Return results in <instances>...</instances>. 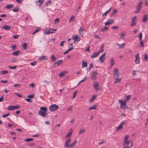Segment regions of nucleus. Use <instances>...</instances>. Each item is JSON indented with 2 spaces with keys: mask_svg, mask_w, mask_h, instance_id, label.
Segmentation results:
<instances>
[{
  "mask_svg": "<svg viewBox=\"0 0 148 148\" xmlns=\"http://www.w3.org/2000/svg\"><path fill=\"white\" fill-rule=\"evenodd\" d=\"M110 64L111 66H112L114 64V60L112 58L110 60Z\"/></svg>",
  "mask_w": 148,
  "mask_h": 148,
  "instance_id": "79ce46f5",
  "label": "nucleus"
},
{
  "mask_svg": "<svg viewBox=\"0 0 148 148\" xmlns=\"http://www.w3.org/2000/svg\"><path fill=\"white\" fill-rule=\"evenodd\" d=\"M72 134V132H69V133L66 134V138H70V136H71Z\"/></svg>",
  "mask_w": 148,
  "mask_h": 148,
  "instance_id": "3c124183",
  "label": "nucleus"
},
{
  "mask_svg": "<svg viewBox=\"0 0 148 148\" xmlns=\"http://www.w3.org/2000/svg\"><path fill=\"white\" fill-rule=\"evenodd\" d=\"M140 46L141 47H144V44L143 43V41L141 40L140 41Z\"/></svg>",
  "mask_w": 148,
  "mask_h": 148,
  "instance_id": "bf43d9fd",
  "label": "nucleus"
},
{
  "mask_svg": "<svg viewBox=\"0 0 148 148\" xmlns=\"http://www.w3.org/2000/svg\"><path fill=\"white\" fill-rule=\"evenodd\" d=\"M72 107L71 106H70L67 109V111L68 112H71L72 111Z\"/></svg>",
  "mask_w": 148,
  "mask_h": 148,
  "instance_id": "052dcab7",
  "label": "nucleus"
},
{
  "mask_svg": "<svg viewBox=\"0 0 148 148\" xmlns=\"http://www.w3.org/2000/svg\"><path fill=\"white\" fill-rule=\"evenodd\" d=\"M10 115V113L6 114H4L2 115V116L3 118H5L9 116Z\"/></svg>",
  "mask_w": 148,
  "mask_h": 148,
  "instance_id": "13d9d810",
  "label": "nucleus"
},
{
  "mask_svg": "<svg viewBox=\"0 0 148 148\" xmlns=\"http://www.w3.org/2000/svg\"><path fill=\"white\" fill-rule=\"evenodd\" d=\"M137 18L136 17L133 18L132 19V23L130 25L132 27H133L135 25L136 23Z\"/></svg>",
  "mask_w": 148,
  "mask_h": 148,
  "instance_id": "9b49d317",
  "label": "nucleus"
},
{
  "mask_svg": "<svg viewBox=\"0 0 148 148\" xmlns=\"http://www.w3.org/2000/svg\"><path fill=\"white\" fill-rule=\"evenodd\" d=\"M106 55V53H105L100 57L99 61L100 62L103 63L104 62L105 59V56Z\"/></svg>",
  "mask_w": 148,
  "mask_h": 148,
  "instance_id": "423d86ee",
  "label": "nucleus"
},
{
  "mask_svg": "<svg viewBox=\"0 0 148 148\" xmlns=\"http://www.w3.org/2000/svg\"><path fill=\"white\" fill-rule=\"evenodd\" d=\"M8 73V71H3L1 72V74L3 75H5L6 73Z\"/></svg>",
  "mask_w": 148,
  "mask_h": 148,
  "instance_id": "4d7b16f0",
  "label": "nucleus"
},
{
  "mask_svg": "<svg viewBox=\"0 0 148 148\" xmlns=\"http://www.w3.org/2000/svg\"><path fill=\"white\" fill-rule=\"evenodd\" d=\"M19 10L18 8L17 7H16L13 10V12H17Z\"/></svg>",
  "mask_w": 148,
  "mask_h": 148,
  "instance_id": "8fccbe9b",
  "label": "nucleus"
},
{
  "mask_svg": "<svg viewBox=\"0 0 148 148\" xmlns=\"http://www.w3.org/2000/svg\"><path fill=\"white\" fill-rule=\"evenodd\" d=\"M100 85L98 82H95L93 85V87L96 91L98 92L99 89Z\"/></svg>",
  "mask_w": 148,
  "mask_h": 148,
  "instance_id": "6e6552de",
  "label": "nucleus"
},
{
  "mask_svg": "<svg viewBox=\"0 0 148 148\" xmlns=\"http://www.w3.org/2000/svg\"><path fill=\"white\" fill-rule=\"evenodd\" d=\"M21 53V51H16L13 52L12 54V55L14 56H17L19 54Z\"/></svg>",
  "mask_w": 148,
  "mask_h": 148,
  "instance_id": "4be33fe9",
  "label": "nucleus"
},
{
  "mask_svg": "<svg viewBox=\"0 0 148 148\" xmlns=\"http://www.w3.org/2000/svg\"><path fill=\"white\" fill-rule=\"evenodd\" d=\"M51 60L52 62H54L56 60V59L54 55H53L51 56Z\"/></svg>",
  "mask_w": 148,
  "mask_h": 148,
  "instance_id": "5701e85b",
  "label": "nucleus"
},
{
  "mask_svg": "<svg viewBox=\"0 0 148 148\" xmlns=\"http://www.w3.org/2000/svg\"><path fill=\"white\" fill-rule=\"evenodd\" d=\"M70 46H71V48H69L68 50L67 51L68 52H69V51H71V50H72L73 49V44L71 43V44H70L68 45V46L69 47Z\"/></svg>",
  "mask_w": 148,
  "mask_h": 148,
  "instance_id": "72a5a7b5",
  "label": "nucleus"
},
{
  "mask_svg": "<svg viewBox=\"0 0 148 148\" xmlns=\"http://www.w3.org/2000/svg\"><path fill=\"white\" fill-rule=\"evenodd\" d=\"M33 140V138H28L25 139L24 140V141H25L26 142H30V141H32Z\"/></svg>",
  "mask_w": 148,
  "mask_h": 148,
  "instance_id": "37998d69",
  "label": "nucleus"
},
{
  "mask_svg": "<svg viewBox=\"0 0 148 148\" xmlns=\"http://www.w3.org/2000/svg\"><path fill=\"white\" fill-rule=\"evenodd\" d=\"M39 59L42 60H47V58L46 56H43L40 57Z\"/></svg>",
  "mask_w": 148,
  "mask_h": 148,
  "instance_id": "58836bf2",
  "label": "nucleus"
},
{
  "mask_svg": "<svg viewBox=\"0 0 148 148\" xmlns=\"http://www.w3.org/2000/svg\"><path fill=\"white\" fill-rule=\"evenodd\" d=\"M67 72H68L66 71H63L59 73V76L60 77H62V76L66 74Z\"/></svg>",
  "mask_w": 148,
  "mask_h": 148,
  "instance_id": "a211bd4d",
  "label": "nucleus"
},
{
  "mask_svg": "<svg viewBox=\"0 0 148 148\" xmlns=\"http://www.w3.org/2000/svg\"><path fill=\"white\" fill-rule=\"evenodd\" d=\"M62 60H58L54 63V65L57 64L58 66H59L62 64Z\"/></svg>",
  "mask_w": 148,
  "mask_h": 148,
  "instance_id": "aec40b11",
  "label": "nucleus"
},
{
  "mask_svg": "<svg viewBox=\"0 0 148 148\" xmlns=\"http://www.w3.org/2000/svg\"><path fill=\"white\" fill-rule=\"evenodd\" d=\"M148 19L147 15L145 14L144 15L143 18V21L144 23L146 22Z\"/></svg>",
  "mask_w": 148,
  "mask_h": 148,
  "instance_id": "a878e982",
  "label": "nucleus"
},
{
  "mask_svg": "<svg viewBox=\"0 0 148 148\" xmlns=\"http://www.w3.org/2000/svg\"><path fill=\"white\" fill-rule=\"evenodd\" d=\"M27 44L25 43H23L22 45V46L23 48V49L25 50H26L27 49L26 48Z\"/></svg>",
  "mask_w": 148,
  "mask_h": 148,
  "instance_id": "49530a36",
  "label": "nucleus"
},
{
  "mask_svg": "<svg viewBox=\"0 0 148 148\" xmlns=\"http://www.w3.org/2000/svg\"><path fill=\"white\" fill-rule=\"evenodd\" d=\"M114 79H115V80L114 83L116 84L119 83L121 80V78H119L118 77H116Z\"/></svg>",
  "mask_w": 148,
  "mask_h": 148,
  "instance_id": "412c9836",
  "label": "nucleus"
},
{
  "mask_svg": "<svg viewBox=\"0 0 148 148\" xmlns=\"http://www.w3.org/2000/svg\"><path fill=\"white\" fill-rule=\"evenodd\" d=\"M58 108V105L55 104L51 105L49 107V109L51 111H53L57 110Z\"/></svg>",
  "mask_w": 148,
  "mask_h": 148,
  "instance_id": "7ed1b4c3",
  "label": "nucleus"
},
{
  "mask_svg": "<svg viewBox=\"0 0 148 148\" xmlns=\"http://www.w3.org/2000/svg\"><path fill=\"white\" fill-rule=\"evenodd\" d=\"M97 108V106L95 105H94L93 106H90L88 108L89 110H92L95 109Z\"/></svg>",
  "mask_w": 148,
  "mask_h": 148,
  "instance_id": "cd10ccee",
  "label": "nucleus"
},
{
  "mask_svg": "<svg viewBox=\"0 0 148 148\" xmlns=\"http://www.w3.org/2000/svg\"><path fill=\"white\" fill-rule=\"evenodd\" d=\"M59 21V18H58L55 19L54 20V24H56L58 23Z\"/></svg>",
  "mask_w": 148,
  "mask_h": 148,
  "instance_id": "864d4df0",
  "label": "nucleus"
},
{
  "mask_svg": "<svg viewBox=\"0 0 148 148\" xmlns=\"http://www.w3.org/2000/svg\"><path fill=\"white\" fill-rule=\"evenodd\" d=\"M85 131V129L84 127L82 128L80 130L79 134H81L84 132Z\"/></svg>",
  "mask_w": 148,
  "mask_h": 148,
  "instance_id": "c756f323",
  "label": "nucleus"
},
{
  "mask_svg": "<svg viewBox=\"0 0 148 148\" xmlns=\"http://www.w3.org/2000/svg\"><path fill=\"white\" fill-rule=\"evenodd\" d=\"M40 28L39 27H38L36 28V30L35 31H34L33 32V33H32V34H34L35 33L37 32L38 31L40 30Z\"/></svg>",
  "mask_w": 148,
  "mask_h": 148,
  "instance_id": "de8ad7c7",
  "label": "nucleus"
},
{
  "mask_svg": "<svg viewBox=\"0 0 148 148\" xmlns=\"http://www.w3.org/2000/svg\"><path fill=\"white\" fill-rule=\"evenodd\" d=\"M77 91H75L73 93V98H75L77 95Z\"/></svg>",
  "mask_w": 148,
  "mask_h": 148,
  "instance_id": "e2e57ef3",
  "label": "nucleus"
},
{
  "mask_svg": "<svg viewBox=\"0 0 148 148\" xmlns=\"http://www.w3.org/2000/svg\"><path fill=\"white\" fill-rule=\"evenodd\" d=\"M71 140V139L70 138H69L68 140L66 141L64 145L65 147H69V143H70Z\"/></svg>",
  "mask_w": 148,
  "mask_h": 148,
  "instance_id": "dca6fc26",
  "label": "nucleus"
},
{
  "mask_svg": "<svg viewBox=\"0 0 148 148\" xmlns=\"http://www.w3.org/2000/svg\"><path fill=\"white\" fill-rule=\"evenodd\" d=\"M75 18V17L74 15L71 16L69 19V22H71L73 21Z\"/></svg>",
  "mask_w": 148,
  "mask_h": 148,
  "instance_id": "ea45409f",
  "label": "nucleus"
},
{
  "mask_svg": "<svg viewBox=\"0 0 148 148\" xmlns=\"http://www.w3.org/2000/svg\"><path fill=\"white\" fill-rule=\"evenodd\" d=\"M39 114L40 115L42 116L43 117H47L48 115L47 113L43 112L41 110L39 111Z\"/></svg>",
  "mask_w": 148,
  "mask_h": 148,
  "instance_id": "f8f14e48",
  "label": "nucleus"
},
{
  "mask_svg": "<svg viewBox=\"0 0 148 148\" xmlns=\"http://www.w3.org/2000/svg\"><path fill=\"white\" fill-rule=\"evenodd\" d=\"M70 46H71V48H69L68 50L67 51L68 52H69V51H71V50H72L73 49V44L71 43V44H70L68 45V46L69 47Z\"/></svg>",
  "mask_w": 148,
  "mask_h": 148,
  "instance_id": "c9c22d12",
  "label": "nucleus"
},
{
  "mask_svg": "<svg viewBox=\"0 0 148 148\" xmlns=\"http://www.w3.org/2000/svg\"><path fill=\"white\" fill-rule=\"evenodd\" d=\"M70 46H71V48H69L68 50L67 51L68 52H69V51H71V50H72L73 49V44L71 43V44H70L68 45V46L69 47Z\"/></svg>",
  "mask_w": 148,
  "mask_h": 148,
  "instance_id": "f704fd0d",
  "label": "nucleus"
},
{
  "mask_svg": "<svg viewBox=\"0 0 148 148\" xmlns=\"http://www.w3.org/2000/svg\"><path fill=\"white\" fill-rule=\"evenodd\" d=\"M119 70L116 69H115L114 73V78L116 77H118L119 76Z\"/></svg>",
  "mask_w": 148,
  "mask_h": 148,
  "instance_id": "0eeeda50",
  "label": "nucleus"
},
{
  "mask_svg": "<svg viewBox=\"0 0 148 148\" xmlns=\"http://www.w3.org/2000/svg\"><path fill=\"white\" fill-rule=\"evenodd\" d=\"M77 141L76 140L74 141L73 143L70 144L69 147H72L73 146H75L76 145Z\"/></svg>",
  "mask_w": 148,
  "mask_h": 148,
  "instance_id": "473e14b6",
  "label": "nucleus"
},
{
  "mask_svg": "<svg viewBox=\"0 0 148 148\" xmlns=\"http://www.w3.org/2000/svg\"><path fill=\"white\" fill-rule=\"evenodd\" d=\"M99 52H94L92 55L91 56V57L92 58H94L99 55Z\"/></svg>",
  "mask_w": 148,
  "mask_h": 148,
  "instance_id": "6ab92c4d",
  "label": "nucleus"
},
{
  "mask_svg": "<svg viewBox=\"0 0 148 148\" xmlns=\"http://www.w3.org/2000/svg\"><path fill=\"white\" fill-rule=\"evenodd\" d=\"M43 82L45 85L48 84L49 83V82L46 80H45Z\"/></svg>",
  "mask_w": 148,
  "mask_h": 148,
  "instance_id": "338daca9",
  "label": "nucleus"
},
{
  "mask_svg": "<svg viewBox=\"0 0 148 148\" xmlns=\"http://www.w3.org/2000/svg\"><path fill=\"white\" fill-rule=\"evenodd\" d=\"M87 64V62L86 61H84V60L82 61V68L86 67Z\"/></svg>",
  "mask_w": 148,
  "mask_h": 148,
  "instance_id": "b1692460",
  "label": "nucleus"
},
{
  "mask_svg": "<svg viewBox=\"0 0 148 148\" xmlns=\"http://www.w3.org/2000/svg\"><path fill=\"white\" fill-rule=\"evenodd\" d=\"M2 27L3 29L7 30H9L10 28V26L6 25H5L3 26Z\"/></svg>",
  "mask_w": 148,
  "mask_h": 148,
  "instance_id": "c85d7f7f",
  "label": "nucleus"
},
{
  "mask_svg": "<svg viewBox=\"0 0 148 148\" xmlns=\"http://www.w3.org/2000/svg\"><path fill=\"white\" fill-rule=\"evenodd\" d=\"M129 136L128 135H126L125 136L124 138V142L123 143V145L125 146L126 144L129 145L130 143V141L128 140Z\"/></svg>",
  "mask_w": 148,
  "mask_h": 148,
  "instance_id": "20e7f679",
  "label": "nucleus"
},
{
  "mask_svg": "<svg viewBox=\"0 0 148 148\" xmlns=\"http://www.w3.org/2000/svg\"><path fill=\"white\" fill-rule=\"evenodd\" d=\"M13 7V5L12 4H9L5 7V8L8 9H10Z\"/></svg>",
  "mask_w": 148,
  "mask_h": 148,
  "instance_id": "bb28decb",
  "label": "nucleus"
},
{
  "mask_svg": "<svg viewBox=\"0 0 148 148\" xmlns=\"http://www.w3.org/2000/svg\"><path fill=\"white\" fill-rule=\"evenodd\" d=\"M20 106H9L8 108V109L9 110H14L19 108Z\"/></svg>",
  "mask_w": 148,
  "mask_h": 148,
  "instance_id": "39448f33",
  "label": "nucleus"
},
{
  "mask_svg": "<svg viewBox=\"0 0 148 148\" xmlns=\"http://www.w3.org/2000/svg\"><path fill=\"white\" fill-rule=\"evenodd\" d=\"M98 75V73L95 71H94L91 73V78L92 80H95L97 78V76Z\"/></svg>",
  "mask_w": 148,
  "mask_h": 148,
  "instance_id": "f03ea898",
  "label": "nucleus"
},
{
  "mask_svg": "<svg viewBox=\"0 0 148 148\" xmlns=\"http://www.w3.org/2000/svg\"><path fill=\"white\" fill-rule=\"evenodd\" d=\"M114 22V21L113 19L108 20L105 23V25H109L112 24Z\"/></svg>",
  "mask_w": 148,
  "mask_h": 148,
  "instance_id": "ddd939ff",
  "label": "nucleus"
},
{
  "mask_svg": "<svg viewBox=\"0 0 148 148\" xmlns=\"http://www.w3.org/2000/svg\"><path fill=\"white\" fill-rule=\"evenodd\" d=\"M44 2V0H38L35 1V3L37 5H38L40 7Z\"/></svg>",
  "mask_w": 148,
  "mask_h": 148,
  "instance_id": "4468645a",
  "label": "nucleus"
},
{
  "mask_svg": "<svg viewBox=\"0 0 148 148\" xmlns=\"http://www.w3.org/2000/svg\"><path fill=\"white\" fill-rule=\"evenodd\" d=\"M72 38L74 40V41L78 42L80 40V37L79 36L76 34L73 35Z\"/></svg>",
  "mask_w": 148,
  "mask_h": 148,
  "instance_id": "1a4fd4ad",
  "label": "nucleus"
},
{
  "mask_svg": "<svg viewBox=\"0 0 148 148\" xmlns=\"http://www.w3.org/2000/svg\"><path fill=\"white\" fill-rule=\"evenodd\" d=\"M103 48H104L103 45H102V46H101L100 50L98 52H99V53H100L103 52Z\"/></svg>",
  "mask_w": 148,
  "mask_h": 148,
  "instance_id": "a18cd8bd",
  "label": "nucleus"
},
{
  "mask_svg": "<svg viewBox=\"0 0 148 148\" xmlns=\"http://www.w3.org/2000/svg\"><path fill=\"white\" fill-rule=\"evenodd\" d=\"M51 3V0H48L46 2L45 5L46 6H48V4H50Z\"/></svg>",
  "mask_w": 148,
  "mask_h": 148,
  "instance_id": "09e8293b",
  "label": "nucleus"
},
{
  "mask_svg": "<svg viewBox=\"0 0 148 148\" xmlns=\"http://www.w3.org/2000/svg\"><path fill=\"white\" fill-rule=\"evenodd\" d=\"M44 33L45 34H50L53 33V32H50L49 31V30H48L47 29H44L43 30Z\"/></svg>",
  "mask_w": 148,
  "mask_h": 148,
  "instance_id": "2eb2a0df",
  "label": "nucleus"
},
{
  "mask_svg": "<svg viewBox=\"0 0 148 148\" xmlns=\"http://www.w3.org/2000/svg\"><path fill=\"white\" fill-rule=\"evenodd\" d=\"M12 47V49H13L14 50H15L16 49V45H12L11 46Z\"/></svg>",
  "mask_w": 148,
  "mask_h": 148,
  "instance_id": "5fc2aeb1",
  "label": "nucleus"
},
{
  "mask_svg": "<svg viewBox=\"0 0 148 148\" xmlns=\"http://www.w3.org/2000/svg\"><path fill=\"white\" fill-rule=\"evenodd\" d=\"M125 44L122 43L121 45H120L119 47L121 49L123 48L124 47Z\"/></svg>",
  "mask_w": 148,
  "mask_h": 148,
  "instance_id": "6e6d98bb",
  "label": "nucleus"
},
{
  "mask_svg": "<svg viewBox=\"0 0 148 148\" xmlns=\"http://www.w3.org/2000/svg\"><path fill=\"white\" fill-rule=\"evenodd\" d=\"M141 8L138 7L137 6L136 7V11L135 12V13H139L141 10Z\"/></svg>",
  "mask_w": 148,
  "mask_h": 148,
  "instance_id": "7c9ffc66",
  "label": "nucleus"
},
{
  "mask_svg": "<svg viewBox=\"0 0 148 148\" xmlns=\"http://www.w3.org/2000/svg\"><path fill=\"white\" fill-rule=\"evenodd\" d=\"M143 3L142 1H140L137 4V6L141 8Z\"/></svg>",
  "mask_w": 148,
  "mask_h": 148,
  "instance_id": "4c0bfd02",
  "label": "nucleus"
},
{
  "mask_svg": "<svg viewBox=\"0 0 148 148\" xmlns=\"http://www.w3.org/2000/svg\"><path fill=\"white\" fill-rule=\"evenodd\" d=\"M123 128V126H121L120 125H119L117 127L116 131L118 132L119 131V130L122 129Z\"/></svg>",
  "mask_w": 148,
  "mask_h": 148,
  "instance_id": "a19ab883",
  "label": "nucleus"
},
{
  "mask_svg": "<svg viewBox=\"0 0 148 148\" xmlns=\"http://www.w3.org/2000/svg\"><path fill=\"white\" fill-rule=\"evenodd\" d=\"M25 100H26L28 102H32V100L30 99L26 98V99H25Z\"/></svg>",
  "mask_w": 148,
  "mask_h": 148,
  "instance_id": "774afa93",
  "label": "nucleus"
},
{
  "mask_svg": "<svg viewBox=\"0 0 148 148\" xmlns=\"http://www.w3.org/2000/svg\"><path fill=\"white\" fill-rule=\"evenodd\" d=\"M36 62L35 61L34 62H31L30 63V64L32 66H34L36 64Z\"/></svg>",
  "mask_w": 148,
  "mask_h": 148,
  "instance_id": "0e129e2a",
  "label": "nucleus"
},
{
  "mask_svg": "<svg viewBox=\"0 0 148 148\" xmlns=\"http://www.w3.org/2000/svg\"><path fill=\"white\" fill-rule=\"evenodd\" d=\"M96 95H93L92 97L90 99L89 101L90 102H92L94 100L96 99Z\"/></svg>",
  "mask_w": 148,
  "mask_h": 148,
  "instance_id": "2f4dec72",
  "label": "nucleus"
},
{
  "mask_svg": "<svg viewBox=\"0 0 148 148\" xmlns=\"http://www.w3.org/2000/svg\"><path fill=\"white\" fill-rule=\"evenodd\" d=\"M16 67L17 66H10L9 67V68L11 69H16Z\"/></svg>",
  "mask_w": 148,
  "mask_h": 148,
  "instance_id": "69168bd1",
  "label": "nucleus"
},
{
  "mask_svg": "<svg viewBox=\"0 0 148 148\" xmlns=\"http://www.w3.org/2000/svg\"><path fill=\"white\" fill-rule=\"evenodd\" d=\"M119 102L120 104L121 108L122 109H125L127 105L126 102L121 100H119Z\"/></svg>",
  "mask_w": 148,
  "mask_h": 148,
  "instance_id": "f257e3e1",
  "label": "nucleus"
},
{
  "mask_svg": "<svg viewBox=\"0 0 148 148\" xmlns=\"http://www.w3.org/2000/svg\"><path fill=\"white\" fill-rule=\"evenodd\" d=\"M125 35L123 34H121V36H120V38H121L124 40V39L125 38Z\"/></svg>",
  "mask_w": 148,
  "mask_h": 148,
  "instance_id": "603ef678",
  "label": "nucleus"
},
{
  "mask_svg": "<svg viewBox=\"0 0 148 148\" xmlns=\"http://www.w3.org/2000/svg\"><path fill=\"white\" fill-rule=\"evenodd\" d=\"M130 95L127 96L124 101L126 102V101H128L130 99Z\"/></svg>",
  "mask_w": 148,
  "mask_h": 148,
  "instance_id": "e433bc0d",
  "label": "nucleus"
},
{
  "mask_svg": "<svg viewBox=\"0 0 148 148\" xmlns=\"http://www.w3.org/2000/svg\"><path fill=\"white\" fill-rule=\"evenodd\" d=\"M136 60L135 62L136 64H139L140 63V59L139 57V53L137 54L135 56Z\"/></svg>",
  "mask_w": 148,
  "mask_h": 148,
  "instance_id": "9d476101",
  "label": "nucleus"
},
{
  "mask_svg": "<svg viewBox=\"0 0 148 148\" xmlns=\"http://www.w3.org/2000/svg\"><path fill=\"white\" fill-rule=\"evenodd\" d=\"M40 110L43 112H46L47 110V108L44 107H41L40 108Z\"/></svg>",
  "mask_w": 148,
  "mask_h": 148,
  "instance_id": "393cba45",
  "label": "nucleus"
},
{
  "mask_svg": "<svg viewBox=\"0 0 148 148\" xmlns=\"http://www.w3.org/2000/svg\"><path fill=\"white\" fill-rule=\"evenodd\" d=\"M117 12V10L116 9H114L113 10L112 13L113 15L115 14Z\"/></svg>",
  "mask_w": 148,
  "mask_h": 148,
  "instance_id": "680f3d73",
  "label": "nucleus"
},
{
  "mask_svg": "<svg viewBox=\"0 0 148 148\" xmlns=\"http://www.w3.org/2000/svg\"><path fill=\"white\" fill-rule=\"evenodd\" d=\"M144 60L146 61H147L148 60V56H147L146 54H145Z\"/></svg>",
  "mask_w": 148,
  "mask_h": 148,
  "instance_id": "c03bdc74",
  "label": "nucleus"
},
{
  "mask_svg": "<svg viewBox=\"0 0 148 148\" xmlns=\"http://www.w3.org/2000/svg\"><path fill=\"white\" fill-rule=\"evenodd\" d=\"M84 31V28L83 27H80L79 28V33L80 35L82 36L83 35Z\"/></svg>",
  "mask_w": 148,
  "mask_h": 148,
  "instance_id": "f3484780",
  "label": "nucleus"
}]
</instances>
